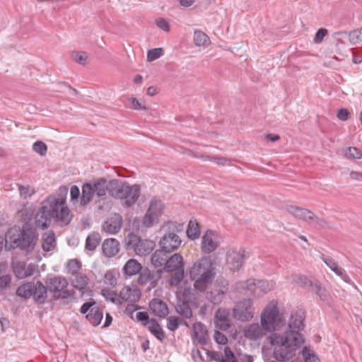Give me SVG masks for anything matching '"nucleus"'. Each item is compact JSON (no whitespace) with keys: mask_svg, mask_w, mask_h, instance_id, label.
Masks as SVG:
<instances>
[{"mask_svg":"<svg viewBox=\"0 0 362 362\" xmlns=\"http://www.w3.org/2000/svg\"><path fill=\"white\" fill-rule=\"evenodd\" d=\"M142 265L135 259H129L123 267V274L126 278L138 274L141 272Z\"/></svg>","mask_w":362,"mask_h":362,"instance_id":"obj_21","label":"nucleus"},{"mask_svg":"<svg viewBox=\"0 0 362 362\" xmlns=\"http://www.w3.org/2000/svg\"><path fill=\"white\" fill-rule=\"evenodd\" d=\"M173 272H175L174 274L169 279V284L172 286H178L182 279L185 276V269L181 268L180 269H175Z\"/></svg>","mask_w":362,"mask_h":362,"instance_id":"obj_43","label":"nucleus"},{"mask_svg":"<svg viewBox=\"0 0 362 362\" xmlns=\"http://www.w3.org/2000/svg\"><path fill=\"white\" fill-rule=\"evenodd\" d=\"M311 291L314 292L317 296H319L322 301L327 303H329L331 295L327 288L324 287L319 281L315 280V284H314V287Z\"/></svg>","mask_w":362,"mask_h":362,"instance_id":"obj_32","label":"nucleus"},{"mask_svg":"<svg viewBox=\"0 0 362 362\" xmlns=\"http://www.w3.org/2000/svg\"><path fill=\"white\" fill-rule=\"evenodd\" d=\"M284 334L282 336L273 334L270 337V343L272 345H279L286 348V344L284 342Z\"/></svg>","mask_w":362,"mask_h":362,"instance_id":"obj_61","label":"nucleus"},{"mask_svg":"<svg viewBox=\"0 0 362 362\" xmlns=\"http://www.w3.org/2000/svg\"><path fill=\"white\" fill-rule=\"evenodd\" d=\"M149 307L153 315L165 318L169 313L168 305L161 299L153 298L149 303Z\"/></svg>","mask_w":362,"mask_h":362,"instance_id":"obj_17","label":"nucleus"},{"mask_svg":"<svg viewBox=\"0 0 362 362\" xmlns=\"http://www.w3.org/2000/svg\"><path fill=\"white\" fill-rule=\"evenodd\" d=\"M163 206V203L160 201H152L148 209V212L152 211L153 214H156L157 216H158V214L162 212Z\"/></svg>","mask_w":362,"mask_h":362,"instance_id":"obj_55","label":"nucleus"},{"mask_svg":"<svg viewBox=\"0 0 362 362\" xmlns=\"http://www.w3.org/2000/svg\"><path fill=\"white\" fill-rule=\"evenodd\" d=\"M101 294L107 300H110L114 303L121 304L122 302L119 300V298H117V292L114 291H111L110 289L103 288L101 291Z\"/></svg>","mask_w":362,"mask_h":362,"instance_id":"obj_49","label":"nucleus"},{"mask_svg":"<svg viewBox=\"0 0 362 362\" xmlns=\"http://www.w3.org/2000/svg\"><path fill=\"white\" fill-rule=\"evenodd\" d=\"M214 322L217 328L222 331H227L231 327L228 310L226 309H218L215 312Z\"/></svg>","mask_w":362,"mask_h":362,"instance_id":"obj_14","label":"nucleus"},{"mask_svg":"<svg viewBox=\"0 0 362 362\" xmlns=\"http://www.w3.org/2000/svg\"><path fill=\"white\" fill-rule=\"evenodd\" d=\"M194 299V293L191 288H185L182 291V298H179V300H186L188 302H193Z\"/></svg>","mask_w":362,"mask_h":362,"instance_id":"obj_60","label":"nucleus"},{"mask_svg":"<svg viewBox=\"0 0 362 362\" xmlns=\"http://www.w3.org/2000/svg\"><path fill=\"white\" fill-rule=\"evenodd\" d=\"M224 354L226 358L224 359L222 356L221 362H239L237 358L235 357V354L233 352L230 347H225Z\"/></svg>","mask_w":362,"mask_h":362,"instance_id":"obj_53","label":"nucleus"},{"mask_svg":"<svg viewBox=\"0 0 362 362\" xmlns=\"http://www.w3.org/2000/svg\"><path fill=\"white\" fill-rule=\"evenodd\" d=\"M95 304L96 301L94 299L90 298L89 301L84 303L81 305L80 308V313L83 315H87V313H88V312H90V309L95 307Z\"/></svg>","mask_w":362,"mask_h":362,"instance_id":"obj_62","label":"nucleus"},{"mask_svg":"<svg viewBox=\"0 0 362 362\" xmlns=\"http://www.w3.org/2000/svg\"><path fill=\"white\" fill-rule=\"evenodd\" d=\"M37 237L36 230L28 223H25L22 228L14 226L5 234V249L8 251L19 249L28 255L35 250Z\"/></svg>","mask_w":362,"mask_h":362,"instance_id":"obj_2","label":"nucleus"},{"mask_svg":"<svg viewBox=\"0 0 362 362\" xmlns=\"http://www.w3.org/2000/svg\"><path fill=\"white\" fill-rule=\"evenodd\" d=\"M346 157L348 158H361L362 152L356 147H349L346 151Z\"/></svg>","mask_w":362,"mask_h":362,"instance_id":"obj_54","label":"nucleus"},{"mask_svg":"<svg viewBox=\"0 0 362 362\" xmlns=\"http://www.w3.org/2000/svg\"><path fill=\"white\" fill-rule=\"evenodd\" d=\"M305 362H320L319 358L311 352L308 346H304L301 351Z\"/></svg>","mask_w":362,"mask_h":362,"instance_id":"obj_46","label":"nucleus"},{"mask_svg":"<svg viewBox=\"0 0 362 362\" xmlns=\"http://www.w3.org/2000/svg\"><path fill=\"white\" fill-rule=\"evenodd\" d=\"M95 192L92 184L86 182L82 186V195L81 197V204L86 206L92 200Z\"/></svg>","mask_w":362,"mask_h":362,"instance_id":"obj_31","label":"nucleus"},{"mask_svg":"<svg viewBox=\"0 0 362 362\" xmlns=\"http://www.w3.org/2000/svg\"><path fill=\"white\" fill-rule=\"evenodd\" d=\"M181 268H184L182 256L180 253H175L167 259L163 270L167 272H171Z\"/></svg>","mask_w":362,"mask_h":362,"instance_id":"obj_20","label":"nucleus"},{"mask_svg":"<svg viewBox=\"0 0 362 362\" xmlns=\"http://www.w3.org/2000/svg\"><path fill=\"white\" fill-rule=\"evenodd\" d=\"M102 250L105 256L112 257L119 251V243L115 238H107L102 245Z\"/></svg>","mask_w":362,"mask_h":362,"instance_id":"obj_19","label":"nucleus"},{"mask_svg":"<svg viewBox=\"0 0 362 362\" xmlns=\"http://www.w3.org/2000/svg\"><path fill=\"white\" fill-rule=\"evenodd\" d=\"M122 223L123 219L122 216L115 213L107 218L103 227L107 233L115 234L121 229Z\"/></svg>","mask_w":362,"mask_h":362,"instance_id":"obj_13","label":"nucleus"},{"mask_svg":"<svg viewBox=\"0 0 362 362\" xmlns=\"http://www.w3.org/2000/svg\"><path fill=\"white\" fill-rule=\"evenodd\" d=\"M71 57L78 64L85 65L87 63L88 54L86 52L74 51L71 54Z\"/></svg>","mask_w":362,"mask_h":362,"instance_id":"obj_44","label":"nucleus"},{"mask_svg":"<svg viewBox=\"0 0 362 362\" xmlns=\"http://www.w3.org/2000/svg\"><path fill=\"white\" fill-rule=\"evenodd\" d=\"M18 187L20 195L23 199H27L28 197H31L35 193V191L33 189L31 190L30 186L28 185L24 186L18 184Z\"/></svg>","mask_w":362,"mask_h":362,"instance_id":"obj_56","label":"nucleus"},{"mask_svg":"<svg viewBox=\"0 0 362 362\" xmlns=\"http://www.w3.org/2000/svg\"><path fill=\"white\" fill-rule=\"evenodd\" d=\"M182 243L179 235L173 232H167L160 240L159 245L165 252L171 253L177 250Z\"/></svg>","mask_w":362,"mask_h":362,"instance_id":"obj_8","label":"nucleus"},{"mask_svg":"<svg viewBox=\"0 0 362 362\" xmlns=\"http://www.w3.org/2000/svg\"><path fill=\"white\" fill-rule=\"evenodd\" d=\"M101 240L100 235L98 232L90 233L86 238L85 249L88 251H93L100 244Z\"/></svg>","mask_w":362,"mask_h":362,"instance_id":"obj_34","label":"nucleus"},{"mask_svg":"<svg viewBox=\"0 0 362 362\" xmlns=\"http://www.w3.org/2000/svg\"><path fill=\"white\" fill-rule=\"evenodd\" d=\"M33 149L40 156H45L47 151V145L42 141H37L33 145Z\"/></svg>","mask_w":362,"mask_h":362,"instance_id":"obj_51","label":"nucleus"},{"mask_svg":"<svg viewBox=\"0 0 362 362\" xmlns=\"http://www.w3.org/2000/svg\"><path fill=\"white\" fill-rule=\"evenodd\" d=\"M94 192L96 193L97 197L104 199L106 197V193L108 192V182L104 177L98 179L93 181L92 185Z\"/></svg>","mask_w":362,"mask_h":362,"instance_id":"obj_26","label":"nucleus"},{"mask_svg":"<svg viewBox=\"0 0 362 362\" xmlns=\"http://www.w3.org/2000/svg\"><path fill=\"white\" fill-rule=\"evenodd\" d=\"M200 226L196 220H190L186 230L187 237L194 240L200 236Z\"/></svg>","mask_w":362,"mask_h":362,"instance_id":"obj_35","label":"nucleus"},{"mask_svg":"<svg viewBox=\"0 0 362 362\" xmlns=\"http://www.w3.org/2000/svg\"><path fill=\"white\" fill-rule=\"evenodd\" d=\"M287 211L295 218L306 221L315 218V214L310 210L296 206H287Z\"/></svg>","mask_w":362,"mask_h":362,"instance_id":"obj_18","label":"nucleus"},{"mask_svg":"<svg viewBox=\"0 0 362 362\" xmlns=\"http://www.w3.org/2000/svg\"><path fill=\"white\" fill-rule=\"evenodd\" d=\"M155 247V243L152 240H144L139 236V243H138V247L136 254L143 256L146 255L151 252Z\"/></svg>","mask_w":362,"mask_h":362,"instance_id":"obj_29","label":"nucleus"},{"mask_svg":"<svg viewBox=\"0 0 362 362\" xmlns=\"http://www.w3.org/2000/svg\"><path fill=\"white\" fill-rule=\"evenodd\" d=\"M214 235L213 230H207L202 236L201 250L204 254H210L218 247V243L213 240Z\"/></svg>","mask_w":362,"mask_h":362,"instance_id":"obj_16","label":"nucleus"},{"mask_svg":"<svg viewBox=\"0 0 362 362\" xmlns=\"http://www.w3.org/2000/svg\"><path fill=\"white\" fill-rule=\"evenodd\" d=\"M124 242L128 250H134L136 252L139 243V236L134 233H129L124 239Z\"/></svg>","mask_w":362,"mask_h":362,"instance_id":"obj_41","label":"nucleus"},{"mask_svg":"<svg viewBox=\"0 0 362 362\" xmlns=\"http://www.w3.org/2000/svg\"><path fill=\"white\" fill-rule=\"evenodd\" d=\"M245 259V250L240 249L239 251L232 250L228 257V260L232 264L231 269L239 271L243 267Z\"/></svg>","mask_w":362,"mask_h":362,"instance_id":"obj_15","label":"nucleus"},{"mask_svg":"<svg viewBox=\"0 0 362 362\" xmlns=\"http://www.w3.org/2000/svg\"><path fill=\"white\" fill-rule=\"evenodd\" d=\"M149 332L160 341L163 342L165 337V334L163 329L161 328L160 324L158 320L155 318L151 319V325L148 327Z\"/></svg>","mask_w":362,"mask_h":362,"instance_id":"obj_33","label":"nucleus"},{"mask_svg":"<svg viewBox=\"0 0 362 362\" xmlns=\"http://www.w3.org/2000/svg\"><path fill=\"white\" fill-rule=\"evenodd\" d=\"M141 296V292L139 288L136 287L132 288L129 286H125L119 292V299L122 303L123 301L136 303L139 300Z\"/></svg>","mask_w":362,"mask_h":362,"instance_id":"obj_12","label":"nucleus"},{"mask_svg":"<svg viewBox=\"0 0 362 362\" xmlns=\"http://www.w3.org/2000/svg\"><path fill=\"white\" fill-rule=\"evenodd\" d=\"M167 254L163 249L156 250L151 255V262L156 267H160L167 262Z\"/></svg>","mask_w":362,"mask_h":362,"instance_id":"obj_28","label":"nucleus"},{"mask_svg":"<svg viewBox=\"0 0 362 362\" xmlns=\"http://www.w3.org/2000/svg\"><path fill=\"white\" fill-rule=\"evenodd\" d=\"M233 317L241 322L250 321L253 317L252 301L251 299H243L238 301L233 310Z\"/></svg>","mask_w":362,"mask_h":362,"instance_id":"obj_7","label":"nucleus"},{"mask_svg":"<svg viewBox=\"0 0 362 362\" xmlns=\"http://www.w3.org/2000/svg\"><path fill=\"white\" fill-rule=\"evenodd\" d=\"M47 286L40 281L26 282L21 285L16 290V295L24 299L33 297L35 303L41 305L46 302Z\"/></svg>","mask_w":362,"mask_h":362,"instance_id":"obj_5","label":"nucleus"},{"mask_svg":"<svg viewBox=\"0 0 362 362\" xmlns=\"http://www.w3.org/2000/svg\"><path fill=\"white\" fill-rule=\"evenodd\" d=\"M189 275L190 279L194 281L195 290L205 292L216 275L211 257L204 256L196 261L189 269Z\"/></svg>","mask_w":362,"mask_h":362,"instance_id":"obj_3","label":"nucleus"},{"mask_svg":"<svg viewBox=\"0 0 362 362\" xmlns=\"http://www.w3.org/2000/svg\"><path fill=\"white\" fill-rule=\"evenodd\" d=\"M168 231L173 233H180L183 230L184 223H178L177 222H168L167 224Z\"/></svg>","mask_w":362,"mask_h":362,"instance_id":"obj_59","label":"nucleus"},{"mask_svg":"<svg viewBox=\"0 0 362 362\" xmlns=\"http://www.w3.org/2000/svg\"><path fill=\"white\" fill-rule=\"evenodd\" d=\"M66 267L69 269L70 273L74 276L79 274L78 271L81 268V263L77 259H73L68 261Z\"/></svg>","mask_w":362,"mask_h":362,"instance_id":"obj_45","label":"nucleus"},{"mask_svg":"<svg viewBox=\"0 0 362 362\" xmlns=\"http://www.w3.org/2000/svg\"><path fill=\"white\" fill-rule=\"evenodd\" d=\"M323 262L326 265L331 269L337 275L341 276L344 281H347L349 276L345 274L344 270L338 266L337 262L330 257H326L322 258Z\"/></svg>","mask_w":362,"mask_h":362,"instance_id":"obj_30","label":"nucleus"},{"mask_svg":"<svg viewBox=\"0 0 362 362\" xmlns=\"http://www.w3.org/2000/svg\"><path fill=\"white\" fill-rule=\"evenodd\" d=\"M108 187L109 195L115 199H124V205L126 207L132 206L141 194L139 185H130L127 182L117 179L110 180Z\"/></svg>","mask_w":362,"mask_h":362,"instance_id":"obj_4","label":"nucleus"},{"mask_svg":"<svg viewBox=\"0 0 362 362\" xmlns=\"http://www.w3.org/2000/svg\"><path fill=\"white\" fill-rule=\"evenodd\" d=\"M56 245L55 234L53 230H49L48 233H45L43 234L42 247L44 251L49 252L54 250Z\"/></svg>","mask_w":362,"mask_h":362,"instance_id":"obj_27","label":"nucleus"},{"mask_svg":"<svg viewBox=\"0 0 362 362\" xmlns=\"http://www.w3.org/2000/svg\"><path fill=\"white\" fill-rule=\"evenodd\" d=\"M163 269H158L151 272V286L148 288V291L154 288L157 286L158 281L162 278Z\"/></svg>","mask_w":362,"mask_h":362,"instance_id":"obj_47","label":"nucleus"},{"mask_svg":"<svg viewBox=\"0 0 362 362\" xmlns=\"http://www.w3.org/2000/svg\"><path fill=\"white\" fill-rule=\"evenodd\" d=\"M283 346H281L279 349H275L274 350L273 356L277 361L285 362L288 361L291 358L293 354V352L288 349H284Z\"/></svg>","mask_w":362,"mask_h":362,"instance_id":"obj_37","label":"nucleus"},{"mask_svg":"<svg viewBox=\"0 0 362 362\" xmlns=\"http://www.w3.org/2000/svg\"><path fill=\"white\" fill-rule=\"evenodd\" d=\"M191 303H192V302H188L186 301V300H177L175 310L181 317L190 319L192 317V310L190 306Z\"/></svg>","mask_w":362,"mask_h":362,"instance_id":"obj_23","label":"nucleus"},{"mask_svg":"<svg viewBox=\"0 0 362 362\" xmlns=\"http://www.w3.org/2000/svg\"><path fill=\"white\" fill-rule=\"evenodd\" d=\"M75 276L74 286L78 289V291L81 293V295H85V287L88 284L89 279L87 277L86 274H83L81 273L77 274Z\"/></svg>","mask_w":362,"mask_h":362,"instance_id":"obj_36","label":"nucleus"},{"mask_svg":"<svg viewBox=\"0 0 362 362\" xmlns=\"http://www.w3.org/2000/svg\"><path fill=\"white\" fill-rule=\"evenodd\" d=\"M103 308L98 306H95L92 308L86 315V320L93 326H98L103 320Z\"/></svg>","mask_w":362,"mask_h":362,"instance_id":"obj_22","label":"nucleus"},{"mask_svg":"<svg viewBox=\"0 0 362 362\" xmlns=\"http://www.w3.org/2000/svg\"><path fill=\"white\" fill-rule=\"evenodd\" d=\"M214 337L215 341L218 344L225 345L228 342L227 337L218 330L215 331Z\"/></svg>","mask_w":362,"mask_h":362,"instance_id":"obj_63","label":"nucleus"},{"mask_svg":"<svg viewBox=\"0 0 362 362\" xmlns=\"http://www.w3.org/2000/svg\"><path fill=\"white\" fill-rule=\"evenodd\" d=\"M225 294V292L221 289L215 288L207 293V299L214 305H218L222 302Z\"/></svg>","mask_w":362,"mask_h":362,"instance_id":"obj_38","label":"nucleus"},{"mask_svg":"<svg viewBox=\"0 0 362 362\" xmlns=\"http://www.w3.org/2000/svg\"><path fill=\"white\" fill-rule=\"evenodd\" d=\"M68 187L61 186L58 190L49 195L42 203L35 216V225L42 230L47 228L52 219L60 226H67L72 220L70 209L65 206Z\"/></svg>","mask_w":362,"mask_h":362,"instance_id":"obj_1","label":"nucleus"},{"mask_svg":"<svg viewBox=\"0 0 362 362\" xmlns=\"http://www.w3.org/2000/svg\"><path fill=\"white\" fill-rule=\"evenodd\" d=\"M303 321L304 318L301 315L296 316V317L291 316V322L288 325L289 329H294L298 332L303 330L305 327Z\"/></svg>","mask_w":362,"mask_h":362,"instance_id":"obj_40","label":"nucleus"},{"mask_svg":"<svg viewBox=\"0 0 362 362\" xmlns=\"http://www.w3.org/2000/svg\"><path fill=\"white\" fill-rule=\"evenodd\" d=\"M334 36H342L348 37V40L351 45H356L359 41L361 40L362 28L355 29L349 32L347 31H338L333 33Z\"/></svg>","mask_w":362,"mask_h":362,"instance_id":"obj_24","label":"nucleus"},{"mask_svg":"<svg viewBox=\"0 0 362 362\" xmlns=\"http://www.w3.org/2000/svg\"><path fill=\"white\" fill-rule=\"evenodd\" d=\"M194 41L197 46H206L210 43L209 36L204 32L196 30L194 33Z\"/></svg>","mask_w":362,"mask_h":362,"instance_id":"obj_39","label":"nucleus"},{"mask_svg":"<svg viewBox=\"0 0 362 362\" xmlns=\"http://www.w3.org/2000/svg\"><path fill=\"white\" fill-rule=\"evenodd\" d=\"M157 217L158 216L156 214H153L152 211L148 212V210L143 218L144 225L146 227L152 226L154 219Z\"/></svg>","mask_w":362,"mask_h":362,"instance_id":"obj_57","label":"nucleus"},{"mask_svg":"<svg viewBox=\"0 0 362 362\" xmlns=\"http://www.w3.org/2000/svg\"><path fill=\"white\" fill-rule=\"evenodd\" d=\"M284 342L286 344V349H290L292 352L298 349L304 342V337L300 332L294 329H289L284 333Z\"/></svg>","mask_w":362,"mask_h":362,"instance_id":"obj_9","label":"nucleus"},{"mask_svg":"<svg viewBox=\"0 0 362 362\" xmlns=\"http://www.w3.org/2000/svg\"><path fill=\"white\" fill-rule=\"evenodd\" d=\"M278 314L279 310L276 306L264 310L261 315V325L265 331L272 332L274 329V322Z\"/></svg>","mask_w":362,"mask_h":362,"instance_id":"obj_11","label":"nucleus"},{"mask_svg":"<svg viewBox=\"0 0 362 362\" xmlns=\"http://www.w3.org/2000/svg\"><path fill=\"white\" fill-rule=\"evenodd\" d=\"M163 54V49L162 48H153L149 49L147 52V61L153 62Z\"/></svg>","mask_w":362,"mask_h":362,"instance_id":"obj_50","label":"nucleus"},{"mask_svg":"<svg viewBox=\"0 0 362 362\" xmlns=\"http://www.w3.org/2000/svg\"><path fill=\"white\" fill-rule=\"evenodd\" d=\"M263 331H265L262 326H259L257 323L251 324L244 331L245 337L250 340H256L264 335Z\"/></svg>","mask_w":362,"mask_h":362,"instance_id":"obj_25","label":"nucleus"},{"mask_svg":"<svg viewBox=\"0 0 362 362\" xmlns=\"http://www.w3.org/2000/svg\"><path fill=\"white\" fill-rule=\"evenodd\" d=\"M202 349L205 351L206 354L207 355V357L209 358V361H216L218 362H221V356L222 355L216 351H210L205 348H202Z\"/></svg>","mask_w":362,"mask_h":362,"instance_id":"obj_58","label":"nucleus"},{"mask_svg":"<svg viewBox=\"0 0 362 362\" xmlns=\"http://www.w3.org/2000/svg\"><path fill=\"white\" fill-rule=\"evenodd\" d=\"M45 283L47 286L49 292L52 294L51 301L67 299L70 297L74 298L75 291L67 289L69 282L65 277L54 276L47 278Z\"/></svg>","mask_w":362,"mask_h":362,"instance_id":"obj_6","label":"nucleus"},{"mask_svg":"<svg viewBox=\"0 0 362 362\" xmlns=\"http://www.w3.org/2000/svg\"><path fill=\"white\" fill-rule=\"evenodd\" d=\"M136 320L139 322H141L144 326L147 325L148 323H151L149 315L146 311L138 312L136 313Z\"/></svg>","mask_w":362,"mask_h":362,"instance_id":"obj_64","label":"nucleus"},{"mask_svg":"<svg viewBox=\"0 0 362 362\" xmlns=\"http://www.w3.org/2000/svg\"><path fill=\"white\" fill-rule=\"evenodd\" d=\"M298 284L302 288L311 291L313 288L314 287L315 281H313L308 279L307 276L304 275H300L298 277Z\"/></svg>","mask_w":362,"mask_h":362,"instance_id":"obj_48","label":"nucleus"},{"mask_svg":"<svg viewBox=\"0 0 362 362\" xmlns=\"http://www.w3.org/2000/svg\"><path fill=\"white\" fill-rule=\"evenodd\" d=\"M137 283L139 285H144L151 281V270L147 267H143L141 272H139Z\"/></svg>","mask_w":362,"mask_h":362,"instance_id":"obj_42","label":"nucleus"},{"mask_svg":"<svg viewBox=\"0 0 362 362\" xmlns=\"http://www.w3.org/2000/svg\"><path fill=\"white\" fill-rule=\"evenodd\" d=\"M180 326L178 316H170L167 318V328L172 332L175 331Z\"/></svg>","mask_w":362,"mask_h":362,"instance_id":"obj_52","label":"nucleus"},{"mask_svg":"<svg viewBox=\"0 0 362 362\" xmlns=\"http://www.w3.org/2000/svg\"><path fill=\"white\" fill-rule=\"evenodd\" d=\"M192 339L194 344H199L202 346L206 345L209 340V332L206 327L201 322L193 325V334Z\"/></svg>","mask_w":362,"mask_h":362,"instance_id":"obj_10","label":"nucleus"}]
</instances>
